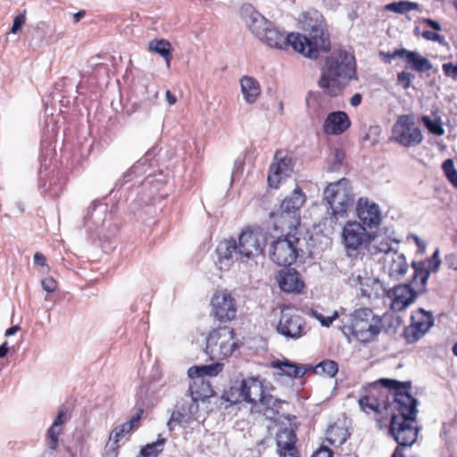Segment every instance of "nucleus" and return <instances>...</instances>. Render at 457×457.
<instances>
[{
	"instance_id": "obj_26",
	"label": "nucleus",
	"mask_w": 457,
	"mask_h": 457,
	"mask_svg": "<svg viewBox=\"0 0 457 457\" xmlns=\"http://www.w3.org/2000/svg\"><path fill=\"white\" fill-rule=\"evenodd\" d=\"M278 285L282 291L287 293H300L304 283L300 278V274L295 269H288L286 271H280Z\"/></svg>"
},
{
	"instance_id": "obj_47",
	"label": "nucleus",
	"mask_w": 457,
	"mask_h": 457,
	"mask_svg": "<svg viewBox=\"0 0 457 457\" xmlns=\"http://www.w3.org/2000/svg\"><path fill=\"white\" fill-rule=\"evenodd\" d=\"M144 413V410L139 408L135 415L129 420V421L123 423L124 425H130L131 431L138 426V422L141 420V417Z\"/></svg>"
},
{
	"instance_id": "obj_17",
	"label": "nucleus",
	"mask_w": 457,
	"mask_h": 457,
	"mask_svg": "<svg viewBox=\"0 0 457 457\" xmlns=\"http://www.w3.org/2000/svg\"><path fill=\"white\" fill-rule=\"evenodd\" d=\"M277 331L286 337L298 339L306 335L307 326L300 314L287 309L282 311Z\"/></svg>"
},
{
	"instance_id": "obj_41",
	"label": "nucleus",
	"mask_w": 457,
	"mask_h": 457,
	"mask_svg": "<svg viewBox=\"0 0 457 457\" xmlns=\"http://www.w3.org/2000/svg\"><path fill=\"white\" fill-rule=\"evenodd\" d=\"M405 50L406 49H404V48L395 49L393 52H387V53L380 52L379 54L382 57L384 62H390L393 59H395L396 57L404 58Z\"/></svg>"
},
{
	"instance_id": "obj_34",
	"label": "nucleus",
	"mask_w": 457,
	"mask_h": 457,
	"mask_svg": "<svg viewBox=\"0 0 457 457\" xmlns=\"http://www.w3.org/2000/svg\"><path fill=\"white\" fill-rule=\"evenodd\" d=\"M408 264L403 255H397L393 259L389 267V275L391 277H399L406 273Z\"/></svg>"
},
{
	"instance_id": "obj_37",
	"label": "nucleus",
	"mask_w": 457,
	"mask_h": 457,
	"mask_svg": "<svg viewBox=\"0 0 457 457\" xmlns=\"http://www.w3.org/2000/svg\"><path fill=\"white\" fill-rule=\"evenodd\" d=\"M315 370L317 373L325 374L333 378L338 371V365L335 361L326 360L318 364Z\"/></svg>"
},
{
	"instance_id": "obj_13",
	"label": "nucleus",
	"mask_w": 457,
	"mask_h": 457,
	"mask_svg": "<svg viewBox=\"0 0 457 457\" xmlns=\"http://www.w3.org/2000/svg\"><path fill=\"white\" fill-rule=\"evenodd\" d=\"M286 230L287 235L274 241L270 250V259L278 266L285 267L290 266L297 259V245L299 243L296 230Z\"/></svg>"
},
{
	"instance_id": "obj_29",
	"label": "nucleus",
	"mask_w": 457,
	"mask_h": 457,
	"mask_svg": "<svg viewBox=\"0 0 457 457\" xmlns=\"http://www.w3.org/2000/svg\"><path fill=\"white\" fill-rule=\"evenodd\" d=\"M65 420L66 413L64 411L60 410L53 424L47 431L48 447L51 450H56L58 447L59 436L62 432V425L65 422Z\"/></svg>"
},
{
	"instance_id": "obj_23",
	"label": "nucleus",
	"mask_w": 457,
	"mask_h": 457,
	"mask_svg": "<svg viewBox=\"0 0 457 457\" xmlns=\"http://www.w3.org/2000/svg\"><path fill=\"white\" fill-rule=\"evenodd\" d=\"M295 444L296 435L293 430L283 428L277 434V453L279 457H300Z\"/></svg>"
},
{
	"instance_id": "obj_35",
	"label": "nucleus",
	"mask_w": 457,
	"mask_h": 457,
	"mask_svg": "<svg viewBox=\"0 0 457 457\" xmlns=\"http://www.w3.org/2000/svg\"><path fill=\"white\" fill-rule=\"evenodd\" d=\"M166 440L164 438L158 439L156 442L147 444L140 450L143 457H157L163 450Z\"/></svg>"
},
{
	"instance_id": "obj_52",
	"label": "nucleus",
	"mask_w": 457,
	"mask_h": 457,
	"mask_svg": "<svg viewBox=\"0 0 457 457\" xmlns=\"http://www.w3.org/2000/svg\"><path fill=\"white\" fill-rule=\"evenodd\" d=\"M165 97H166L167 102L170 105H173L177 103V97L170 90L166 91Z\"/></svg>"
},
{
	"instance_id": "obj_31",
	"label": "nucleus",
	"mask_w": 457,
	"mask_h": 457,
	"mask_svg": "<svg viewBox=\"0 0 457 457\" xmlns=\"http://www.w3.org/2000/svg\"><path fill=\"white\" fill-rule=\"evenodd\" d=\"M404 59L406 62L411 64V68L417 71L423 72L431 69V63L429 61L416 52L406 49Z\"/></svg>"
},
{
	"instance_id": "obj_22",
	"label": "nucleus",
	"mask_w": 457,
	"mask_h": 457,
	"mask_svg": "<svg viewBox=\"0 0 457 457\" xmlns=\"http://www.w3.org/2000/svg\"><path fill=\"white\" fill-rule=\"evenodd\" d=\"M192 383L189 386V392L192 397V403L188 406L189 414H194L198 411L199 400H204L212 395L213 390L211 384L202 376L195 375Z\"/></svg>"
},
{
	"instance_id": "obj_11",
	"label": "nucleus",
	"mask_w": 457,
	"mask_h": 457,
	"mask_svg": "<svg viewBox=\"0 0 457 457\" xmlns=\"http://www.w3.org/2000/svg\"><path fill=\"white\" fill-rule=\"evenodd\" d=\"M352 335L361 343L374 341L383 328L382 319L370 308H360L351 315Z\"/></svg>"
},
{
	"instance_id": "obj_28",
	"label": "nucleus",
	"mask_w": 457,
	"mask_h": 457,
	"mask_svg": "<svg viewBox=\"0 0 457 457\" xmlns=\"http://www.w3.org/2000/svg\"><path fill=\"white\" fill-rule=\"evenodd\" d=\"M240 85L245 100L249 104L254 103L261 95L259 82L253 77L244 76L240 79Z\"/></svg>"
},
{
	"instance_id": "obj_40",
	"label": "nucleus",
	"mask_w": 457,
	"mask_h": 457,
	"mask_svg": "<svg viewBox=\"0 0 457 457\" xmlns=\"http://www.w3.org/2000/svg\"><path fill=\"white\" fill-rule=\"evenodd\" d=\"M311 313L312 317L318 320L323 327L327 328H328L333 321L338 318L337 311H334L333 313L328 317H325L316 310H312Z\"/></svg>"
},
{
	"instance_id": "obj_14",
	"label": "nucleus",
	"mask_w": 457,
	"mask_h": 457,
	"mask_svg": "<svg viewBox=\"0 0 457 457\" xmlns=\"http://www.w3.org/2000/svg\"><path fill=\"white\" fill-rule=\"evenodd\" d=\"M392 140L403 147H413L423 141L421 129L411 115H400L392 128Z\"/></svg>"
},
{
	"instance_id": "obj_53",
	"label": "nucleus",
	"mask_w": 457,
	"mask_h": 457,
	"mask_svg": "<svg viewBox=\"0 0 457 457\" xmlns=\"http://www.w3.org/2000/svg\"><path fill=\"white\" fill-rule=\"evenodd\" d=\"M403 447L404 446H398L395 448V452L392 454V457H405L403 454Z\"/></svg>"
},
{
	"instance_id": "obj_45",
	"label": "nucleus",
	"mask_w": 457,
	"mask_h": 457,
	"mask_svg": "<svg viewBox=\"0 0 457 457\" xmlns=\"http://www.w3.org/2000/svg\"><path fill=\"white\" fill-rule=\"evenodd\" d=\"M333 451L328 446L321 445L312 455V457H333Z\"/></svg>"
},
{
	"instance_id": "obj_19",
	"label": "nucleus",
	"mask_w": 457,
	"mask_h": 457,
	"mask_svg": "<svg viewBox=\"0 0 457 457\" xmlns=\"http://www.w3.org/2000/svg\"><path fill=\"white\" fill-rule=\"evenodd\" d=\"M356 215L360 223L370 229L377 228L382 222V213L378 204L367 197H360L356 203Z\"/></svg>"
},
{
	"instance_id": "obj_50",
	"label": "nucleus",
	"mask_w": 457,
	"mask_h": 457,
	"mask_svg": "<svg viewBox=\"0 0 457 457\" xmlns=\"http://www.w3.org/2000/svg\"><path fill=\"white\" fill-rule=\"evenodd\" d=\"M361 100L362 96L360 93H356L350 98V104L353 107H357L361 104Z\"/></svg>"
},
{
	"instance_id": "obj_12",
	"label": "nucleus",
	"mask_w": 457,
	"mask_h": 457,
	"mask_svg": "<svg viewBox=\"0 0 457 457\" xmlns=\"http://www.w3.org/2000/svg\"><path fill=\"white\" fill-rule=\"evenodd\" d=\"M373 237L358 221H347L342 229V243L348 256H356L370 245Z\"/></svg>"
},
{
	"instance_id": "obj_21",
	"label": "nucleus",
	"mask_w": 457,
	"mask_h": 457,
	"mask_svg": "<svg viewBox=\"0 0 457 457\" xmlns=\"http://www.w3.org/2000/svg\"><path fill=\"white\" fill-rule=\"evenodd\" d=\"M351 124V120L345 112L335 111L328 113L324 120L322 130L326 135L339 136L347 131Z\"/></svg>"
},
{
	"instance_id": "obj_9",
	"label": "nucleus",
	"mask_w": 457,
	"mask_h": 457,
	"mask_svg": "<svg viewBox=\"0 0 457 457\" xmlns=\"http://www.w3.org/2000/svg\"><path fill=\"white\" fill-rule=\"evenodd\" d=\"M238 347L235 330L227 326H220L209 332L204 352L210 360L218 361L231 356Z\"/></svg>"
},
{
	"instance_id": "obj_36",
	"label": "nucleus",
	"mask_w": 457,
	"mask_h": 457,
	"mask_svg": "<svg viewBox=\"0 0 457 457\" xmlns=\"http://www.w3.org/2000/svg\"><path fill=\"white\" fill-rule=\"evenodd\" d=\"M442 170L447 180L453 187L457 188V170L454 168V162L452 159H446L442 163Z\"/></svg>"
},
{
	"instance_id": "obj_1",
	"label": "nucleus",
	"mask_w": 457,
	"mask_h": 457,
	"mask_svg": "<svg viewBox=\"0 0 457 457\" xmlns=\"http://www.w3.org/2000/svg\"><path fill=\"white\" fill-rule=\"evenodd\" d=\"M272 386L260 376H250L236 382L227 394V401L231 403H246L251 412L263 413L266 416L278 415L286 401L273 396Z\"/></svg>"
},
{
	"instance_id": "obj_16",
	"label": "nucleus",
	"mask_w": 457,
	"mask_h": 457,
	"mask_svg": "<svg viewBox=\"0 0 457 457\" xmlns=\"http://www.w3.org/2000/svg\"><path fill=\"white\" fill-rule=\"evenodd\" d=\"M434 325V317L430 312L419 308L412 312L411 323L405 327L403 337L407 344H414L423 337Z\"/></svg>"
},
{
	"instance_id": "obj_38",
	"label": "nucleus",
	"mask_w": 457,
	"mask_h": 457,
	"mask_svg": "<svg viewBox=\"0 0 457 457\" xmlns=\"http://www.w3.org/2000/svg\"><path fill=\"white\" fill-rule=\"evenodd\" d=\"M186 408L183 407L182 411H172L170 418L167 423L169 429L171 431L175 428L176 426L182 424L183 422H187L189 418L187 419V413L184 412Z\"/></svg>"
},
{
	"instance_id": "obj_8",
	"label": "nucleus",
	"mask_w": 457,
	"mask_h": 457,
	"mask_svg": "<svg viewBox=\"0 0 457 457\" xmlns=\"http://www.w3.org/2000/svg\"><path fill=\"white\" fill-rule=\"evenodd\" d=\"M324 201L328 205L330 219L337 223L340 218H345L353 204V195L349 180L341 179L327 186L323 193Z\"/></svg>"
},
{
	"instance_id": "obj_24",
	"label": "nucleus",
	"mask_w": 457,
	"mask_h": 457,
	"mask_svg": "<svg viewBox=\"0 0 457 457\" xmlns=\"http://www.w3.org/2000/svg\"><path fill=\"white\" fill-rule=\"evenodd\" d=\"M350 436L346 422L338 420L328 426L325 439L331 446L339 447L349 439Z\"/></svg>"
},
{
	"instance_id": "obj_2",
	"label": "nucleus",
	"mask_w": 457,
	"mask_h": 457,
	"mask_svg": "<svg viewBox=\"0 0 457 457\" xmlns=\"http://www.w3.org/2000/svg\"><path fill=\"white\" fill-rule=\"evenodd\" d=\"M411 382H400L392 378H380L369 383L360 391L358 404L367 414L393 412V405L398 394H411Z\"/></svg>"
},
{
	"instance_id": "obj_42",
	"label": "nucleus",
	"mask_w": 457,
	"mask_h": 457,
	"mask_svg": "<svg viewBox=\"0 0 457 457\" xmlns=\"http://www.w3.org/2000/svg\"><path fill=\"white\" fill-rule=\"evenodd\" d=\"M25 22H26V12L24 11L22 13H20L14 17L13 21H12V26L11 28V33L16 34L21 29V27L25 24Z\"/></svg>"
},
{
	"instance_id": "obj_46",
	"label": "nucleus",
	"mask_w": 457,
	"mask_h": 457,
	"mask_svg": "<svg viewBox=\"0 0 457 457\" xmlns=\"http://www.w3.org/2000/svg\"><path fill=\"white\" fill-rule=\"evenodd\" d=\"M411 79V75L408 72L402 71L397 74L398 82L401 83L405 89L410 87Z\"/></svg>"
},
{
	"instance_id": "obj_54",
	"label": "nucleus",
	"mask_w": 457,
	"mask_h": 457,
	"mask_svg": "<svg viewBox=\"0 0 457 457\" xmlns=\"http://www.w3.org/2000/svg\"><path fill=\"white\" fill-rule=\"evenodd\" d=\"M9 347L7 342L3 343L0 345V358L4 357L8 353Z\"/></svg>"
},
{
	"instance_id": "obj_30",
	"label": "nucleus",
	"mask_w": 457,
	"mask_h": 457,
	"mask_svg": "<svg viewBox=\"0 0 457 457\" xmlns=\"http://www.w3.org/2000/svg\"><path fill=\"white\" fill-rule=\"evenodd\" d=\"M148 49L163 57L167 66H170V62L172 58L171 45L167 39L162 38L151 40L148 45Z\"/></svg>"
},
{
	"instance_id": "obj_57",
	"label": "nucleus",
	"mask_w": 457,
	"mask_h": 457,
	"mask_svg": "<svg viewBox=\"0 0 457 457\" xmlns=\"http://www.w3.org/2000/svg\"><path fill=\"white\" fill-rule=\"evenodd\" d=\"M453 353L457 356V342L453 346Z\"/></svg>"
},
{
	"instance_id": "obj_49",
	"label": "nucleus",
	"mask_w": 457,
	"mask_h": 457,
	"mask_svg": "<svg viewBox=\"0 0 457 457\" xmlns=\"http://www.w3.org/2000/svg\"><path fill=\"white\" fill-rule=\"evenodd\" d=\"M34 262H35L36 265H39V266H42V267L46 266V259L44 256V254H42L39 252H37L34 254Z\"/></svg>"
},
{
	"instance_id": "obj_33",
	"label": "nucleus",
	"mask_w": 457,
	"mask_h": 457,
	"mask_svg": "<svg viewBox=\"0 0 457 457\" xmlns=\"http://www.w3.org/2000/svg\"><path fill=\"white\" fill-rule=\"evenodd\" d=\"M221 370V365L212 364L202 367H192L188 370V376L194 378L196 374L204 378L205 375L215 376Z\"/></svg>"
},
{
	"instance_id": "obj_5",
	"label": "nucleus",
	"mask_w": 457,
	"mask_h": 457,
	"mask_svg": "<svg viewBox=\"0 0 457 457\" xmlns=\"http://www.w3.org/2000/svg\"><path fill=\"white\" fill-rule=\"evenodd\" d=\"M300 22L306 32V35L300 34V44L303 46L300 54L311 59H318L321 54L330 51V36L321 12L310 9L302 14Z\"/></svg>"
},
{
	"instance_id": "obj_6",
	"label": "nucleus",
	"mask_w": 457,
	"mask_h": 457,
	"mask_svg": "<svg viewBox=\"0 0 457 457\" xmlns=\"http://www.w3.org/2000/svg\"><path fill=\"white\" fill-rule=\"evenodd\" d=\"M249 29L252 33L263 44L271 48L287 49L291 46L295 52H303L300 44V33H289L285 36L273 22L260 12H254L250 17Z\"/></svg>"
},
{
	"instance_id": "obj_7",
	"label": "nucleus",
	"mask_w": 457,
	"mask_h": 457,
	"mask_svg": "<svg viewBox=\"0 0 457 457\" xmlns=\"http://www.w3.org/2000/svg\"><path fill=\"white\" fill-rule=\"evenodd\" d=\"M269 233L260 226H246L238 236V242L234 238L225 241L226 258H231L233 253L242 257L253 258L263 253L268 244Z\"/></svg>"
},
{
	"instance_id": "obj_51",
	"label": "nucleus",
	"mask_w": 457,
	"mask_h": 457,
	"mask_svg": "<svg viewBox=\"0 0 457 457\" xmlns=\"http://www.w3.org/2000/svg\"><path fill=\"white\" fill-rule=\"evenodd\" d=\"M424 23H426L427 25H428L430 28H432L433 29L438 31V30H441V26L440 24L434 21V20H431V19H425L423 21Z\"/></svg>"
},
{
	"instance_id": "obj_32",
	"label": "nucleus",
	"mask_w": 457,
	"mask_h": 457,
	"mask_svg": "<svg viewBox=\"0 0 457 457\" xmlns=\"http://www.w3.org/2000/svg\"><path fill=\"white\" fill-rule=\"evenodd\" d=\"M418 8L419 4L417 3L408 1L393 2L387 4L385 6L386 11L394 12L396 13H405L413 10H417Z\"/></svg>"
},
{
	"instance_id": "obj_56",
	"label": "nucleus",
	"mask_w": 457,
	"mask_h": 457,
	"mask_svg": "<svg viewBox=\"0 0 457 457\" xmlns=\"http://www.w3.org/2000/svg\"><path fill=\"white\" fill-rule=\"evenodd\" d=\"M20 329H21V328L19 326H12V327H11V328L6 329L5 336L6 337H10V336L15 334Z\"/></svg>"
},
{
	"instance_id": "obj_25",
	"label": "nucleus",
	"mask_w": 457,
	"mask_h": 457,
	"mask_svg": "<svg viewBox=\"0 0 457 457\" xmlns=\"http://www.w3.org/2000/svg\"><path fill=\"white\" fill-rule=\"evenodd\" d=\"M131 432L130 425L120 424L116 426L110 433L109 441L104 447V457H118L120 453V441Z\"/></svg>"
},
{
	"instance_id": "obj_48",
	"label": "nucleus",
	"mask_w": 457,
	"mask_h": 457,
	"mask_svg": "<svg viewBox=\"0 0 457 457\" xmlns=\"http://www.w3.org/2000/svg\"><path fill=\"white\" fill-rule=\"evenodd\" d=\"M422 37L427 40H430V41H434V42L443 43V41H444V37L441 35H439L436 32H433V31H429V30L423 31Z\"/></svg>"
},
{
	"instance_id": "obj_55",
	"label": "nucleus",
	"mask_w": 457,
	"mask_h": 457,
	"mask_svg": "<svg viewBox=\"0 0 457 457\" xmlns=\"http://www.w3.org/2000/svg\"><path fill=\"white\" fill-rule=\"evenodd\" d=\"M85 15H86V12L83 10L74 13L73 14L74 22L75 23L79 22L82 18H84Z\"/></svg>"
},
{
	"instance_id": "obj_10",
	"label": "nucleus",
	"mask_w": 457,
	"mask_h": 457,
	"mask_svg": "<svg viewBox=\"0 0 457 457\" xmlns=\"http://www.w3.org/2000/svg\"><path fill=\"white\" fill-rule=\"evenodd\" d=\"M305 201L304 193L300 187L296 186L292 194L282 201L279 210L271 213L275 228L282 231L297 230L301 224L300 209Z\"/></svg>"
},
{
	"instance_id": "obj_59",
	"label": "nucleus",
	"mask_w": 457,
	"mask_h": 457,
	"mask_svg": "<svg viewBox=\"0 0 457 457\" xmlns=\"http://www.w3.org/2000/svg\"><path fill=\"white\" fill-rule=\"evenodd\" d=\"M421 279H422V282L425 283V281L427 279V275L423 276Z\"/></svg>"
},
{
	"instance_id": "obj_15",
	"label": "nucleus",
	"mask_w": 457,
	"mask_h": 457,
	"mask_svg": "<svg viewBox=\"0 0 457 457\" xmlns=\"http://www.w3.org/2000/svg\"><path fill=\"white\" fill-rule=\"evenodd\" d=\"M211 315L220 323L229 322L237 316V302L227 289L214 292L211 298Z\"/></svg>"
},
{
	"instance_id": "obj_44",
	"label": "nucleus",
	"mask_w": 457,
	"mask_h": 457,
	"mask_svg": "<svg viewBox=\"0 0 457 457\" xmlns=\"http://www.w3.org/2000/svg\"><path fill=\"white\" fill-rule=\"evenodd\" d=\"M443 71L446 77L453 79H457V64L454 65L452 62L444 63L442 65Z\"/></svg>"
},
{
	"instance_id": "obj_20",
	"label": "nucleus",
	"mask_w": 457,
	"mask_h": 457,
	"mask_svg": "<svg viewBox=\"0 0 457 457\" xmlns=\"http://www.w3.org/2000/svg\"><path fill=\"white\" fill-rule=\"evenodd\" d=\"M387 295L392 300V310L402 312L414 302L417 292L410 285L401 284L388 291Z\"/></svg>"
},
{
	"instance_id": "obj_39",
	"label": "nucleus",
	"mask_w": 457,
	"mask_h": 457,
	"mask_svg": "<svg viewBox=\"0 0 457 457\" xmlns=\"http://www.w3.org/2000/svg\"><path fill=\"white\" fill-rule=\"evenodd\" d=\"M421 120L432 134L436 136H443L445 134V129L439 120H432L428 116H423Z\"/></svg>"
},
{
	"instance_id": "obj_43",
	"label": "nucleus",
	"mask_w": 457,
	"mask_h": 457,
	"mask_svg": "<svg viewBox=\"0 0 457 457\" xmlns=\"http://www.w3.org/2000/svg\"><path fill=\"white\" fill-rule=\"evenodd\" d=\"M41 284L44 290L48 293H53L57 288V282L52 277L45 278L44 279H42Z\"/></svg>"
},
{
	"instance_id": "obj_3",
	"label": "nucleus",
	"mask_w": 457,
	"mask_h": 457,
	"mask_svg": "<svg viewBox=\"0 0 457 457\" xmlns=\"http://www.w3.org/2000/svg\"><path fill=\"white\" fill-rule=\"evenodd\" d=\"M353 79H358L355 57L345 50H338L326 58L318 85L327 96L337 97Z\"/></svg>"
},
{
	"instance_id": "obj_18",
	"label": "nucleus",
	"mask_w": 457,
	"mask_h": 457,
	"mask_svg": "<svg viewBox=\"0 0 457 457\" xmlns=\"http://www.w3.org/2000/svg\"><path fill=\"white\" fill-rule=\"evenodd\" d=\"M294 164L293 158L285 151L281 149L277 150L268 174V183L270 187L278 188L281 180L290 176L293 171Z\"/></svg>"
},
{
	"instance_id": "obj_27",
	"label": "nucleus",
	"mask_w": 457,
	"mask_h": 457,
	"mask_svg": "<svg viewBox=\"0 0 457 457\" xmlns=\"http://www.w3.org/2000/svg\"><path fill=\"white\" fill-rule=\"evenodd\" d=\"M270 366L280 370L279 375H286L292 378H303L306 373V369L303 366L292 363L287 360L280 361L276 360L270 362Z\"/></svg>"
},
{
	"instance_id": "obj_58",
	"label": "nucleus",
	"mask_w": 457,
	"mask_h": 457,
	"mask_svg": "<svg viewBox=\"0 0 457 457\" xmlns=\"http://www.w3.org/2000/svg\"><path fill=\"white\" fill-rule=\"evenodd\" d=\"M433 257L434 258H437L438 257V251H436L435 253L433 254Z\"/></svg>"
},
{
	"instance_id": "obj_4",
	"label": "nucleus",
	"mask_w": 457,
	"mask_h": 457,
	"mask_svg": "<svg viewBox=\"0 0 457 457\" xmlns=\"http://www.w3.org/2000/svg\"><path fill=\"white\" fill-rule=\"evenodd\" d=\"M417 416V400L411 394H398L391 412L389 434L400 446H411L418 436L412 425Z\"/></svg>"
}]
</instances>
